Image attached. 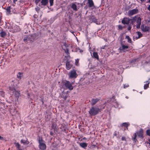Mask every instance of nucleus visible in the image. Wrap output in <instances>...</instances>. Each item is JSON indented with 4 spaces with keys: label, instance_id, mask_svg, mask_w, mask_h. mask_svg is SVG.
Here are the masks:
<instances>
[{
    "label": "nucleus",
    "instance_id": "20e7f679",
    "mask_svg": "<svg viewBox=\"0 0 150 150\" xmlns=\"http://www.w3.org/2000/svg\"><path fill=\"white\" fill-rule=\"evenodd\" d=\"M120 44L121 46L119 48L120 52H125L127 51V49L129 47L128 45H125L123 42L122 41L121 42Z\"/></svg>",
    "mask_w": 150,
    "mask_h": 150
},
{
    "label": "nucleus",
    "instance_id": "4d7b16f0",
    "mask_svg": "<svg viewBox=\"0 0 150 150\" xmlns=\"http://www.w3.org/2000/svg\"><path fill=\"white\" fill-rule=\"evenodd\" d=\"M8 150H9V148L8 149Z\"/></svg>",
    "mask_w": 150,
    "mask_h": 150
},
{
    "label": "nucleus",
    "instance_id": "dca6fc26",
    "mask_svg": "<svg viewBox=\"0 0 150 150\" xmlns=\"http://www.w3.org/2000/svg\"><path fill=\"white\" fill-rule=\"evenodd\" d=\"M88 6L91 7L94 6V3L92 0H88Z\"/></svg>",
    "mask_w": 150,
    "mask_h": 150
},
{
    "label": "nucleus",
    "instance_id": "b1692460",
    "mask_svg": "<svg viewBox=\"0 0 150 150\" xmlns=\"http://www.w3.org/2000/svg\"><path fill=\"white\" fill-rule=\"evenodd\" d=\"M23 76V74L22 73L19 72L18 74L17 75V77L19 79H21V77Z\"/></svg>",
    "mask_w": 150,
    "mask_h": 150
},
{
    "label": "nucleus",
    "instance_id": "4be33fe9",
    "mask_svg": "<svg viewBox=\"0 0 150 150\" xmlns=\"http://www.w3.org/2000/svg\"><path fill=\"white\" fill-rule=\"evenodd\" d=\"M137 16H135L131 19H130V21H131L133 25L134 23L136 22V20Z\"/></svg>",
    "mask_w": 150,
    "mask_h": 150
},
{
    "label": "nucleus",
    "instance_id": "864d4df0",
    "mask_svg": "<svg viewBox=\"0 0 150 150\" xmlns=\"http://www.w3.org/2000/svg\"><path fill=\"white\" fill-rule=\"evenodd\" d=\"M50 134L51 135H52V132H50Z\"/></svg>",
    "mask_w": 150,
    "mask_h": 150
},
{
    "label": "nucleus",
    "instance_id": "a878e982",
    "mask_svg": "<svg viewBox=\"0 0 150 150\" xmlns=\"http://www.w3.org/2000/svg\"><path fill=\"white\" fill-rule=\"evenodd\" d=\"M30 37V36L29 35L28 37H24L23 39L24 41L25 42H27V41H28L29 40H29Z\"/></svg>",
    "mask_w": 150,
    "mask_h": 150
},
{
    "label": "nucleus",
    "instance_id": "7c9ffc66",
    "mask_svg": "<svg viewBox=\"0 0 150 150\" xmlns=\"http://www.w3.org/2000/svg\"><path fill=\"white\" fill-rule=\"evenodd\" d=\"M53 0H49V2L50 4V6H52L53 4Z\"/></svg>",
    "mask_w": 150,
    "mask_h": 150
},
{
    "label": "nucleus",
    "instance_id": "58836bf2",
    "mask_svg": "<svg viewBox=\"0 0 150 150\" xmlns=\"http://www.w3.org/2000/svg\"><path fill=\"white\" fill-rule=\"evenodd\" d=\"M131 27L130 26H129L128 28V30H131Z\"/></svg>",
    "mask_w": 150,
    "mask_h": 150
},
{
    "label": "nucleus",
    "instance_id": "49530a36",
    "mask_svg": "<svg viewBox=\"0 0 150 150\" xmlns=\"http://www.w3.org/2000/svg\"><path fill=\"white\" fill-rule=\"evenodd\" d=\"M79 59H77V60H76V63H78V62H79Z\"/></svg>",
    "mask_w": 150,
    "mask_h": 150
},
{
    "label": "nucleus",
    "instance_id": "a211bd4d",
    "mask_svg": "<svg viewBox=\"0 0 150 150\" xmlns=\"http://www.w3.org/2000/svg\"><path fill=\"white\" fill-rule=\"evenodd\" d=\"M6 35V33L3 30L0 33V36L2 38H4Z\"/></svg>",
    "mask_w": 150,
    "mask_h": 150
},
{
    "label": "nucleus",
    "instance_id": "79ce46f5",
    "mask_svg": "<svg viewBox=\"0 0 150 150\" xmlns=\"http://www.w3.org/2000/svg\"><path fill=\"white\" fill-rule=\"evenodd\" d=\"M65 52L66 53H68V50L67 49L66 50H65Z\"/></svg>",
    "mask_w": 150,
    "mask_h": 150
},
{
    "label": "nucleus",
    "instance_id": "de8ad7c7",
    "mask_svg": "<svg viewBox=\"0 0 150 150\" xmlns=\"http://www.w3.org/2000/svg\"><path fill=\"white\" fill-rule=\"evenodd\" d=\"M3 139V137H1L0 136V139Z\"/></svg>",
    "mask_w": 150,
    "mask_h": 150
},
{
    "label": "nucleus",
    "instance_id": "3c124183",
    "mask_svg": "<svg viewBox=\"0 0 150 150\" xmlns=\"http://www.w3.org/2000/svg\"><path fill=\"white\" fill-rule=\"evenodd\" d=\"M54 126V124H53L52 125V127H53Z\"/></svg>",
    "mask_w": 150,
    "mask_h": 150
},
{
    "label": "nucleus",
    "instance_id": "09e8293b",
    "mask_svg": "<svg viewBox=\"0 0 150 150\" xmlns=\"http://www.w3.org/2000/svg\"><path fill=\"white\" fill-rule=\"evenodd\" d=\"M17 1V0H13V1L14 3H15L16 1Z\"/></svg>",
    "mask_w": 150,
    "mask_h": 150
},
{
    "label": "nucleus",
    "instance_id": "f704fd0d",
    "mask_svg": "<svg viewBox=\"0 0 150 150\" xmlns=\"http://www.w3.org/2000/svg\"><path fill=\"white\" fill-rule=\"evenodd\" d=\"M137 60V59H133V60H132V61H131V63H132L134 62H135Z\"/></svg>",
    "mask_w": 150,
    "mask_h": 150
},
{
    "label": "nucleus",
    "instance_id": "c9c22d12",
    "mask_svg": "<svg viewBox=\"0 0 150 150\" xmlns=\"http://www.w3.org/2000/svg\"><path fill=\"white\" fill-rule=\"evenodd\" d=\"M122 141H125L126 138L125 137H122Z\"/></svg>",
    "mask_w": 150,
    "mask_h": 150
},
{
    "label": "nucleus",
    "instance_id": "39448f33",
    "mask_svg": "<svg viewBox=\"0 0 150 150\" xmlns=\"http://www.w3.org/2000/svg\"><path fill=\"white\" fill-rule=\"evenodd\" d=\"M64 85L66 88L71 91L73 89V87L72 86V83H71L69 81H66L64 82Z\"/></svg>",
    "mask_w": 150,
    "mask_h": 150
},
{
    "label": "nucleus",
    "instance_id": "5701e85b",
    "mask_svg": "<svg viewBox=\"0 0 150 150\" xmlns=\"http://www.w3.org/2000/svg\"><path fill=\"white\" fill-rule=\"evenodd\" d=\"M21 142L24 144H28L29 143V142L27 140H25L22 139L21 140Z\"/></svg>",
    "mask_w": 150,
    "mask_h": 150
},
{
    "label": "nucleus",
    "instance_id": "f03ea898",
    "mask_svg": "<svg viewBox=\"0 0 150 150\" xmlns=\"http://www.w3.org/2000/svg\"><path fill=\"white\" fill-rule=\"evenodd\" d=\"M99 109L98 108L94 107H92L89 111V113L91 116L95 115L98 112Z\"/></svg>",
    "mask_w": 150,
    "mask_h": 150
},
{
    "label": "nucleus",
    "instance_id": "37998d69",
    "mask_svg": "<svg viewBox=\"0 0 150 150\" xmlns=\"http://www.w3.org/2000/svg\"><path fill=\"white\" fill-rule=\"evenodd\" d=\"M147 9L149 11H150V5L148 7Z\"/></svg>",
    "mask_w": 150,
    "mask_h": 150
},
{
    "label": "nucleus",
    "instance_id": "ea45409f",
    "mask_svg": "<svg viewBox=\"0 0 150 150\" xmlns=\"http://www.w3.org/2000/svg\"><path fill=\"white\" fill-rule=\"evenodd\" d=\"M129 86V85H124V88H126L128 87Z\"/></svg>",
    "mask_w": 150,
    "mask_h": 150
},
{
    "label": "nucleus",
    "instance_id": "9d476101",
    "mask_svg": "<svg viewBox=\"0 0 150 150\" xmlns=\"http://www.w3.org/2000/svg\"><path fill=\"white\" fill-rule=\"evenodd\" d=\"M142 30L144 32H149L150 30L149 27L145 26L144 25H142L141 26Z\"/></svg>",
    "mask_w": 150,
    "mask_h": 150
},
{
    "label": "nucleus",
    "instance_id": "72a5a7b5",
    "mask_svg": "<svg viewBox=\"0 0 150 150\" xmlns=\"http://www.w3.org/2000/svg\"><path fill=\"white\" fill-rule=\"evenodd\" d=\"M16 146L19 149L20 147V145L18 143L16 144Z\"/></svg>",
    "mask_w": 150,
    "mask_h": 150
},
{
    "label": "nucleus",
    "instance_id": "f3484780",
    "mask_svg": "<svg viewBox=\"0 0 150 150\" xmlns=\"http://www.w3.org/2000/svg\"><path fill=\"white\" fill-rule=\"evenodd\" d=\"M79 145L81 147L85 149L88 145V144L83 142L80 143Z\"/></svg>",
    "mask_w": 150,
    "mask_h": 150
},
{
    "label": "nucleus",
    "instance_id": "e433bc0d",
    "mask_svg": "<svg viewBox=\"0 0 150 150\" xmlns=\"http://www.w3.org/2000/svg\"><path fill=\"white\" fill-rule=\"evenodd\" d=\"M40 1V0H36L35 1V3L36 4H37L38 2Z\"/></svg>",
    "mask_w": 150,
    "mask_h": 150
},
{
    "label": "nucleus",
    "instance_id": "4468645a",
    "mask_svg": "<svg viewBox=\"0 0 150 150\" xmlns=\"http://www.w3.org/2000/svg\"><path fill=\"white\" fill-rule=\"evenodd\" d=\"M68 96V94L67 93L64 92V91L62 92V98L64 99V100H66Z\"/></svg>",
    "mask_w": 150,
    "mask_h": 150
},
{
    "label": "nucleus",
    "instance_id": "a19ab883",
    "mask_svg": "<svg viewBox=\"0 0 150 150\" xmlns=\"http://www.w3.org/2000/svg\"><path fill=\"white\" fill-rule=\"evenodd\" d=\"M17 81V80L16 79H14V80H13L12 81H11V83H13L14 82V83L15 82H16Z\"/></svg>",
    "mask_w": 150,
    "mask_h": 150
},
{
    "label": "nucleus",
    "instance_id": "4c0bfd02",
    "mask_svg": "<svg viewBox=\"0 0 150 150\" xmlns=\"http://www.w3.org/2000/svg\"><path fill=\"white\" fill-rule=\"evenodd\" d=\"M118 28L119 29H122V27L121 25H119L118 26Z\"/></svg>",
    "mask_w": 150,
    "mask_h": 150
},
{
    "label": "nucleus",
    "instance_id": "0eeeda50",
    "mask_svg": "<svg viewBox=\"0 0 150 150\" xmlns=\"http://www.w3.org/2000/svg\"><path fill=\"white\" fill-rule=\"evenodd\" d=\"M139 10L137 8L128 11V15L129 16H131L137 14Z\"/></svg>",
    "mask_w": 150,
    "mask_h": 150
},
{
    "label": "nucleus",
    "instance_id": "f8f14e48",
    "mask_svg": "<svg viewBox=\"0 0 150 150\" xmlns=\"http://www.w3.org/2000/svg\"><path fill=\"white\" fill-rule=\"evenodd\" d=\"M66 66L67 69L68 70H69L72 66L71 62L67 60L66 63Z\"/></svg>",
    "mask_w": 150,
    "mask_h": 150
},
{
    "label": "nucleus",
    "instance_id": "f257e3e1",
    "mask_svg": "<svg viewBox=\"0 0 150 150\" xmlns=\"http://www.w3.org/2000/svg\"><path fill=\"white\" fill-rule=\"evenodd\" d=\"M38 142L39 143V147L42 150H44L46 148V145L44 143L42 137L40 136L38 137Z\"/></svg>",
    "mask_w": 150,
    "mask_h": 150
},
{
    "label": "nucleus",
    "instance_id": "7ed1b4c3",
    "mask_svg": "<svg viewBox=\"0 0 150 150\" xmlns=\"http://www.w3.org/2000/svg\"><path fill=\"white\" fill-rule=\"evenodd\" d=\"M143 129H140L139 131L134 133V137L133 139V140L135 142H136L137 141L136 139L137 134V135L138 137H139L143 138Z\"/></svg>",
    "mask_w": 150,
    "mask_h": 150
},
{
    "label": "nucleus",
    "instance_id": "13d9d810",
    "mask_svg": "<svg viewBox=\"0 0 150 150\" xmlns=\"http://www.w3.org/2000/svg\"><path fill=\"white\" fill-rule=\"evenodd\" d=\"M149 2H150V0H149Z\"/></svg>",
    "mask_w": 150,
    "mask_h": 150
},
{
    "label": "nucleus",
    "instance_id": "aec40b11",
    "mask_svg": "<svg viewBox=\"0 0 150 150\" xmlns=\"http://www.w3.org/2000/svg\"><path fill=\"white\" fill-rule=\"evenodd\" d=\"M48 0H42L41 4L44 6L46 5L48 3Z\"/></svg>",
    "mask_w": 150,
    "mask_h": 150
},
{
    "label": "nucleus",
    "instance_id": "c03bdc74",
    "mask_svg": "<svg viewBox=\"0 0 150 150\" xmlns=\"http://www.w3.org/2000/svg\"><path fill=\"white\" fill-rule=\"evenodd\" d=\"M35 9H36V11L37 12H38V11H39V8H35Z\"/></svg>",
    "mask_w": 150,
    "mask_h": 150
},
{
    "label": "nucleus",
    "instance_id": "bb28decb",
    "mask_svg": "<svg viewBox=\"0 0 150 150\" xmlns=\"http://www.w3.org/2000/svg\"><path fill=\"white\" fill-rule=\"evenodd\" d=\"M91 19L92 20V21L96 23L97 21V19L93 16L91 17Z\"/></svg>",
    "mask_w": 150,
    "mask_h": 150
},
{
    "label": "nucleus",
    "instance_id": "2eb2a0df",
    "mask_svg": "<svg viewBox=\"0 0 150 150\" xmlns=\"http://www.w3.org/2000/svg\"><path fill=\"white\" fill-rule=\"evenodd\" d=\"M136 34L138 35V36H136L135 37V36H134V37H135L136 39H138L141 37H142V34L140 32H137L136 33Z\"/></svg>",
    "mask_w": 150,
    "mask_h": 150
},
{
    "label": "nucleus",
    "instance_id": "423d86ee",
    "mask_svg": "<svg viewBox=\"0 0 150 150\" xmlns=\"http://www.w3.org/2000/svg\"><path fill=\"white\" fill-rule=\"evenodd\" d=\"M68 75L70 78H76L78 74L76 73V71L73 69L70 71L68 74Z\"/></svg>",
    "mask_w": 150,
    "mask_h": 150
},
{
    "label": "nucleus",
    "instance_id": "2f4dec72",
    "mask_svg": "<svg viewBox=\"0 0 150 150\" xmlns=\"http://www.w3.org/2000/svg\"><path fill=\"white\" fill-rule=\"evenodd\" d=\"M146 133L148 135L150 136V130L149 129L147 130L146 131Z\"/></svg>",
    "mask_w": 150,
    "mask_h": 150
},
{
    "label": "nucleus",
    "instance_id": "c85d7f7f",
    "mask_svg": "<svg viewBox=\"0 0 150 150\" xmlns=\"http://www.w3.org/2000/svg\"><path fill=\"white\" fill-rule=\"evenodd\" d=\"M125 38L127 39L128 41L129 42H132V40L131 39L129 38V36H126Z\"/></svg>",
    "mask_w": 150,
    "mask_h": 150
},
{
    "label": "nucleus",
    "instance_id": "a18cd8bd",
    "mask_svg": "<svg viewBox=\"0 0 150 150\" xmlns=\"http://www.w3.org/2000/svg\"><path fill=\"white\" fill-rule=\"evenodd\" d=\"M1 18H0V25H1Z\"/></svg>",
    "mask_w": 150,
    "mask_h": 150
},
{
    "label": "nucleus",
    "instance_id": "6ab92c4d",
    "mask_svg": "<svg viewBox=\"0 0 150 150\" xmlns=\"http://www.w3.org/2000/svg\"><path fill=\"white\" fill-rule=\"evenodd\" d=\"M93 56L97 60L99 59V57L97 52H94L93 53Z\"/></svg>",
    "mask_w": 150,
    "mask_h": 150
},
{
    "label": "nucleus",
    "instance_id": "ddd939ff",
    "mask_svg": "<svg viewBox=\"0 0 150 150\" xmlns=\"http://www.w3.org/2000/svg\"><path fill=\"white\" fill-rule=\"evenodd\" d=\"M100 99L98 98L92 99L91 102V105H94Z\"/></svg>",
    "mask_w": 150,
    "mask_h": 150
},
{
    "label": "nucleus",
    "instance_id": "8fccbe9b",
    "mask_svg": "<svg viewBox=\"0 0 150 150\" xmlns=\"http://www.w3.org/2000/svg\"><path fill=\"white\" fill-rule=\"evenodd\" d=\"M141 1L143 2L146 1V0H140Z\"/></svg>",
    "mask_w": 150,
    "mask_h": 150
},
{
    "label": "nucleus",
    "instance_id": "6e6d98bb",
    "mask_svg": "<svg viewBox=\"0 0 150 150\" xmlns=\"http://www.w3.org/2000/svg\"><path fill=\"white\" fill-rule=\"evenodd\" d=\"M18 150H22V149H18Z\"/></svg>",
    "mask_w": 150,
    "mask_h": 150
},
{
    "label": "nucleus",
    "instance_id": "6e6552de",
    "mask_svg": "<svg viewBox=\"0 0 150 150\" xmlns=\"http://www.w3.org/2000/svg\"><path fill=\"white\" fill-rule=\"evenodd\" d=\"M17 85L16 84H14L13 86V90H12L11 91H13V93H14L15 96L17 98H19L20 96V93L18 91H16V87Z\"/></svg>",
    "mask_w": 150,
    "mask_h": 150
},
{
    "label": "nucleus",
    "instance_id": "9b49d317",
    "mask_svg": "<svg viewBox=\"0 0 150 150\" xmlns=\"http://www.w3.org/2000/svg\"><path fill=\"white\" fill-rule=\"evenodd\" d=\"M130 21V19L129 18L125 17L122 21V23L124 25H127L129 24Z\"/></svg>",
    "mask_w": 150,
    "mask_h": 150
},
{
    "label": "nucleus",
    "instance_id": "412c9836",
    "mask_svg": "<svg viewBox=\"0 0 150 150\" xmlns=\"http://www.w3.org/2000/svg\"><path fill=\"white\" fill-rule=\"evenodd\" d=\"M71 8L73 9V10L76 11L77 10V6L75 3H73L71 6Z\"/></svg>",
    "mask_w": 150,
    "mask_h": 150
},
{
    "label": "nucleus",
    "instance_id": "473e14b6",
    "mask_svg": "<svg viewBox=\"0 0 150 150\" xmlns=\"http://www.w3.org/2000/svg\"><path fill=\"white\" fill-rule=\"evenodd\" d=\"M6 10L7 11V14H9V6L7 8Z\"/></svg>",
    "mask_w": 150,
    "mask_h": 150
},
{
    "label": "nucleus",
    "instance_id": "c756f323",
    "mask_svg": "<svg viewBox=\"0 0 150 150\" xmlns=\"http://www.w3.org/2000/svg\"><path fill=\"white\" fill-rule=\"evenodd\" d=\"M115 101V99L113 98H112L110 99V100L109 102L110 104H113V103Z\"/></svg>",
    "mask_w": 150,
    "mask_h": 150
},
{
    "label": "nucleus",
    "instance_id": "cd10ccee",
    "mask_svg": "<svg viewBox=\"0 0 150 150\" xmlns=\"http://www.w3.org/2000/svg\"><path fill=\"white\" fill-rule=\"evenodd\" d=\"M129 125V124L127 122H124L122 124V126H123L125 127L127 129V127Z\"/></svg>",
    "mask_w": 150,
    "mask_h": 150
},
{
    "label": "nucleus",
    "instance_id": "5fc2aeb1",
    "mask_svg": "<svg viewBox=\"0 0 150 150\" xmlns=\"http://www.w3.org/2000/svg\"><path fill=\"white\" fill-rule=\"evenodd\" d=\"M101 49H104V47H103V48H101Z\"/></svg>",
    "mask_w": 150,
    "mask_h": 150
},
{
    "label": "nucleus",
    "instance_id": "1a4fd4ad",
    "mask_svg": "<svg viewBox=\"0 0 150 150\" xmlns=\"http://www.w3.org/2000/svg\"><path fill=\"white\" fill-rule=\"evenodd\" d=\"M141 18L138 16H137L136 20V22L137 23L136 28L137 29H139L140 28V26L141 24Z\"/></svg>",
    "mask_w": 150,
    "mask_h": 150
},
{
    "label": "nucleus",
    "instance_id": "393cba45",
    "mask_svg": "<svg viewBox=\"0 0 150 150\" xmlns=\"http://www.w3.org/2000/svg\"><path fill=\"white\" fill-rule=\"evenodd\" d=\"M146 84L144 86V89H146L149 86V82L148 81H146Z\"/></svg>",
    "mask_w": 150,
    "mask_h": 150
},
{
    "label": "nucleus",
    "instance_id": "603ef678",
    "mask_svg": "<svg viewBox=\"0 0 150 150\" xmlns=\"http://www.w3.org/2000/svg\"><path fill=\"white\" fill-rule=\"evenodd\" d=\"M149 144L150 145V139L149 140Z\"/></svg>",
    "mask_w": 150,
    "mask_h": 150
}]
</instances>
